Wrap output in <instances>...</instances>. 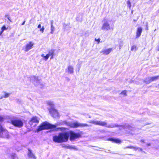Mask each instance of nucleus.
<instances>
[{
	"label": "nucleus",
	"instance_id": "1",
	"mask_svg": "<svg viewBox=\"0 0 159 159\" xmlns=\"http://www.w3.org/2000/svg\"><path fill=\"white\" fill-rule=\"evenodd\" d=\"M69 137L68 132H61L57 135L54 136L53 140L54 142L57 143L65 142L68 141Z\"/></svg>",
	"mask_w": 159,
	"mask_h": 159
},
{
	"label": "nucleus",
	"instance_id": "2",
	"mask_svg": "<svg viewBox=\"0 0 159 159\" xmlns=\"http://www.w3.org/2000/svg\"><path fill=\"white\" fill-rule=\"evenodd\" d=\"M89 122L95 125H98L102 126H104L108 128H113L114 127H120L121 129L124 128L123 126L118 125L114 124H107V123L105 121H95L91 120Z\"/></svg>",
	"mask_w": 159,
	"mask_h": 159
},
{
	"label": "nucleus",
	"instance_id": "3",
	"mask_svg": "<svg viewBox=\"0 0 159 159\" xmlns=\"http://www.w3.org/2000/svg\"><path fill=\"white\" fill-rule=\"evenodd\" d=\"M57 126V125H51L48 122H44L42 123L38 127V128L36 130L35 132H38L44 129L55 128Z\"/></svg>",
	"mask_w": 159,
	"mask_h": 159
},
{
	"label": "nucleus",
	"instance_id": "4",
	"mask_svg": "<svg viewBox=\"0 0 159 159\" xmlns=\"http://www.w3.org/2000/svg\"><path fill=\"white\" fill-rule=\"evenodd\" d=\"M103 24L101 27V29L103 30H109L111 29V26L109 23V20L107 18H104L103 21Z\"/></svg>",
	"mask_w": 159,
	"mask_h": 159
},
{
	"label": "nucleus",
	"instance_id": "5",
	"mask_svg": "<svg viewBox=\"0 0 159 159\" xmlns=\"http://www.w3.org/2000/svg\"><path fill=\"white\" fill-rule=\"evenodd\" d=\"M67 125L72 128L83 127L89 126L86 124L80 123L78 122H68Z\"/></svg>",
	"mask_w": 159,
	"mask_h": 159
},
{
	"label": "nucleus",
	"instance_id": "6",
	"mask_svg": "<svg viewBox=\"0 0 159 159\" xmlns=\"http://www.w3.org/2000/svg\"><path fill=\"white\" fill-rule=\"evenodd\" d=\"M11 122L13 125L18 127H22L23 125L22 121L17 118H14L12 119Z\"/></svg>",
	"mask_w": 159,
	"mask_h": 159
},
{
	"label": "nucleus",
	"instance_id": "7",
	"mask_svg": "<svg viewBox=\"0 0 159 159\" xmlns=\"http://www.w3.org/2000/svg\"><path fill=\"white\" fill-rule=\"evenodd\" d=\"M0 129L1 130L0 137L7 139L10 138V136L7 130L3 128L1 126L0 127Z\"/></svg>",
	"mask_w": 159,
	"mask_h": 159
},
{
	"label": "nucleus",
	"instance_id": "8",
	"mask_svg": "<svg viewBox=\"0 0 159 159\" xmlns=\"http://www.w3.org/2000/svg\"><path fill=\"white\" fill-rule=\"evenodd\" d=\"M34 45L33 42L30 41L25 45L23 49L25 52H27L33 48Z\"/></svg>",
	"mask_w": 159,
	"mask_h": 159
},
{
	"label": "nucleus",
	"instance_id": "9",
	"mask_svg": "<svg viewBox=\"0 0 159 159\" xmlns=\"http://www.w3.org/2000/svg\"><path fill=\"white\" fill-rule=\"evenodd\" d=\"M69 133V136L70 135V139L71 140H73L75 139L80 136V134L79 133H75L73 131H68Z\"/></svg>",
	"mask_w": 159,
	"mask_h": 159
},
{
	"label": "nucleus",
	"instance_id": "10",
	"mask_svg": "<svg viewBox=\"0 0 159 159\" xmlns=\"http://www.w3.org/2000/svg\"><path fill=\"white\" fill-rule=\"evenodd\" d=\"M39 122V119L36 117H32L30 121L29 124L30 125H33V126H35Z\"/></svg>",
	"mask_w": 159,
	"mask_h": 159
},
{
	"label": "nucleus",
	"instance_id": "11",
	"mask_svg": "<svg viewBox=\"0 0 159 159\" xmlns=\"http://www.w3.org/2000/svg\"><path fill=\"white\" fill-rule=\"evenodd\" d=\"M49 111L53 117L56 118L59 117V114L57 111L54 108H50L49 110Z\"/></svg>",
	"mask_w": 159,
	"mask_h": 159
},
{
	"label": "nucleus",
	"instance_id": "12",
	"mask_svg": "<svg viewBox=\"0 0 159 159\" xmlns=\"http://www.w3.org/2000/svg\"><path fill=\"white\" fill-rule=\"evenodd\" d=\"M112 48H109L107 49H103L100 52V53L103 55H108L112 51Z\"/></svg>",
	"mask_w": 159,
	"mask_h": 159
},
{
	"label": "nucleus",
	"instance_id": "13",
	"mask_svg": "<svg viewBox=\"0 0 159 159\" xmlns=\"http://www.w3.org/2000/svg\"><path fill=\"white\" fill-rule=\"evenodd\" d=\"M31 80L32 82L36 86L38 85L40 82V80H38V77L35 76H32Z\"/></svg>",
	"mask_w": 159,
	"mask_h": 159
},
{
	"label": "nucleus",
	"instance_id": "14",
	"mask_svg": "<svg viewBox=\"0 0 159 159\" xmlns=\"http://www.w3.org/2000/svg\"><path fill=\"white\" fill-rule=\"evenodd\" d=\"M66 71L69 74H72L74 72L73 66L71 65H68L66 69Z\"/></svg>",
	"mask_w": 159,
	"mask_h": 159
},
{
	"label": "nucleus",
	"instance_id": "15",
	"mask_svg": "<svg viewBox=\"0 0 159 159\" xmlns=\"http://www.w3.org/2000/svg\"><path fill=\"white\" fill-rule=\"evenodd\" d=\"M142 28L141 27H139L137 28L136 33V38H139L140 36L142 31Z\"/></svg>",
	"mask_w": 159,
	"mask_h": 159
},
{
	"label": "nucleus",
	"instance_id": "16",
	"mask_svg": "<svg viewBox=\"0 0 159 159\" xmlns=\"http://www.w3.org/2000/svg\"><path fill=\"white\" fill-rule=\"evenodd\" d=\"M108 140L110 141L113 143H121V140L119 139L111 138L108 139Z\"/></svg>",
	"mask_w": 159,
	"mask_h": 159
},
{
	"label": "nucleus",
	"instance_id": "17",
	"mask_svg": "<svg viewBox=\"0 0 159 159\" xmlns=\"http://www.w3.org/2000/svg\"><path fill=\"white\" fill-rule=\"evenodd\" d=\"M125 148H128L133 149L135 151H136L137 150H139V151H142V148H141L139 147H134L132 146H130L127 147Z\"/></svg>",
	"mask_w": 159,
	"mask_h": 159
},
{
	"label": "nucleus",
	"instance_id": "18",
	"mask_svg": "<svg viewBox=\"0 0 159 159\" xmlns=\"http://www.w3.org/2000/svg\"><path fill=\"white\" fill-rule=\"evenodd\" d=\"M28 155L29 157L33 159H36V157L34 155V154L31 151L29 150Z\"/></svg>",
	"mask_w": 159,
	"mask_h": 159
},
{
	"label": "nucleus",
	"instance_id": "19",
	"mask_svg": "<svg viewBox=\"0 0 159 159\" xmlns=\"http://www.w3.org/2000/svg\"><path fill=\"white\" fill-rule=\"evenodd\" d=\"M66 148L70 149H74L77 150V149L75 146L67 145L66 146Z\"/></svg>",
	"mask_w": 159,
	"mask_h": 159
},
{
	"label": "nucleus",
	"instance_id": "20",
	"mask_svg": "<svg viewBox=\"0 0 159 159\" xmlns=\"http://www.w3.org/2000/svg\"><path fill=\"white\" fill-rule=\"evenodd\" d=\"M46 103L48 105L52 107L54 106V102L51 101H48L46 102Z\"/></svg>",
	"mask_w": 159,
	"mask_h": 159
},
{
	"label": "nucleus",
	"instance_id": "21",
	"mask_svg": "<svg viewBox=\"0 0 159 159\" xmlns=\"http://www.w3.org/2000/svg\"><path fill=\"white\" fill-rule=\"evenodd\" d=\"M41 57L43 58V60L46 61H47L48 58L49 57L48 55L47 54L45 55L44 54H42L41 55Z\"/></svg>",
	"mask_w": 159,
	"mask_h": 159
},
{
	"label": "nucleus",
	"instance_id": "22",
	"mask_svg": "<svg viewBox=\"0 0 159 159\" xmlns=\"http://www.w3.org/2000/svg\"><path fill=\"white\" fill-rule=\"evenodd\" d=\"M150 77H148L146 78L144 80V82L146 83V84H149L151 82V80H150Z\"/></svg>",
	"mask_w": 159,
	"mask_h": 159
},
{
	"label": "nucleus",
	"instance_id": "23",
	"mask_svg": "<svg viewBox=\"0 0 159 159\" xmlns=\"http://www.w3.org/2000/svg\"><path fill=\"white\" fill-rule=\"evenodd\" d=\"M10 94L9 93H5L3 95H2L1 98H0V99H2L3 98H7L9 97L10 96Z\"/></svg>",
	"mask_w": 159,
	"mask_h": 159
},
{
	"label": "nucleus",
	"instance_id": "24",
	"mask_svg": "<svg viewBox=\"0 0 159 159\" xmlns=\"http://www.w3.org/2000/svg\"><path fill=\"white\" fill-rule=\"evenodd\" d=\"M150 80H151V82L153 81H155L158 79L159 76H157L154 77H150Z\"/></svg>",
	"mask_w": 159,
	"mask_h": 159
},
{
	"label": "nucleus",
	"instance_id": "25",
	"mask_svg": "<svg viewBox=\"0 0 159 159\" xmlns=\"http://www.w3.org/2000/svg\"><path fill=\"white\" fill-rule=\"evenodd\" d=\"M54 50L52 49L47 54L48 55L49 57L52 55H54Z\"/></svg>",
	"mask_w": 159,
	"mask_h": 159
},
{
	"label": "nucleus",
	"instance_id": "26",
	"mask_svg": "<svg viewBox=\"0 0 159 159\" xmlns=\"http://www.w3.org/2000/svg\"><path fill=\"white\" fill-rule=\"evenodd\" d=\"M127 92L126 90H124L120 93V94L123 97L126 96L127 95Z\"/></svg>",
	"mask_w": 159,
	"mask_h": 159
},
{
	"label": "nucleus",
	"instance_id": "27",
	"mask_svg": "<svg viewBox=\"0 0 159 159\" xmlns=\"http://www.w3.org/2000/svg\"><path fill=\"white\" fill-rule=\"evenodd\" d=\"M51 31L50 33L51 34H52L53 33V32H54V31L55 27L53 26V25H51Z\"/></svg>",
	"mask_w": 159,
	"mask_h": 159
},
{
	"label": "nucleus",
	"instance_id": "28",
	"mask_svg": "<svg viewBox=\"0 0 159 159\" xmlns=\"http://www.w3.org/2000/svg\"><path fill=\"white\" fill-rule=\"evenodd\" d=\"M137 50L136 46L135 45L133 46L131 48V50L132 51H135Z\"/></svg>",
	"mask_w": 159,
	"mask_h": 159
},
{
	"label": "nucleus",
	"instance_id": "29",
	"mask_svg": "<svg viewBox=\"0 0 159 159\" xmlns=\"http://www.w3.org/2000/svg\"><path fill=\"white\" fill-rule=\"evenodd\" d=\"M127 3L128 7L129 8V9H130L131 7V3L129 1L127 2Z\"/></svg>",
	"mask_w": 159,
	"mask_h": 159
},
{
	"label": "nucleus",
	"instance_id": "30",
	"mask_svg": "<svg viewBox=\"0 0 159 159\" xmlns=\"http://www.w3.org/2000/svg\"><path fill=\"white\" fill-rule=\"evenodd\" d=\"M44 28L43 26L42 28H41L40 30V31L42 33H43L44 32Z\"/></svg>",
	"mask_w": 159,
	"mask_h": 159
},
{
	"label": "nucleus",
	"instance_id": "31",
	"mask_svg": "<svg viewBox=\"0 0 159 159\" xmlns=\"http://www.w3.org/2000/svg\"><path fill=\"white\" fill-rule=\"evenodd\" d=\"M2 32H3V31L5 30H7V29L6 28V27H5V26H3V27H2Z\"/></svg>",
	"mask_w": 159,
	"mask_h": 159
},
{
	"label": "nucleus",
	"instance_id": "32",
	"mask_svg": "<svg viewBox=\"0 0 159 159\" xmlns=\"http://www.w3.org/2000/svg\"><path fill=\"white\" fill-rule=\"evenodd\" d=\"M120 49V48L122 46V41H120V43H119Z\"/></svg>",
	"mask_w": 159,
	"mask_h": 159
},
{
	"label": "nucleus",
	"instance_id": "33",
	"mask_svg": "<svg viewBox=\"0 0 159 159\" xmlns=\"http://www.w3.org/2000/svg\"><path fill=\"white\" fill-rule=\"evenodd\" d=\"M4 118H3L0 116V122H2L3 121Z\"/></svg>",
	"mask_w": 159,
	"mask_h": 159
},
{
	"label": "nucleus",
	"instance_id": "34",
	"mask_svg": "<svg viewBox=\"0 0 159 159\" xmlns=\"http://www.w3.org/2000/svg\"><path fill=\"white\" fill-rule=\"evenodd\" d=\"M100 39H95V40L98 42V43H99L100 41Z\"/></svg>",
	"mask_w": 159,
	"mask_h": 159
},
{
	"label": "nucleus",
	"instance_id": "35",
	"mask_svg": "<svg viewBox=\"0 0 159 159\" xmlns=\"http://www.w3.org/2000/svg\"><path fill=\"white\" fill-rule=\"evenodd\" d=\"M38 28H41V25L40 24H39L38 25Z\"/></svg>",
	"mask_w": 159,
	"mask_h": 159
},
{
	"label": "nucleus",
	"instance_id": "36",
	"mask_svg": "<svg viewBox=\"0 0 159 159\" xmlns=\"http://www.w3.org/2000/svg\"><path fill=\"white\" fill-rule=\"evenodd\" d=\"M146 145L147 146H150L151 144V143H147Z\"/></svg>",
	"mask_w": 159,
	"mask_h": 159
},
{
	"label": "nucleus",
	"instance_id": "37",
	"mask_svg": "<svg viewBox=\"0 0 159 159\" xmlns=\"http://www.w3.org/2000/svg\"><path fill=\"white\" fill-rule=\"evenodd\" d=\"M53 56L54 55H52L51 56V57L50 58V59H53Z\"/></svg>",
	"mask_w": 159,
	"mask_h": 159
},
{
	"label": "nucleus",
	"instance_id": "38",
	"mask_svg": "<svg viewBox=\"0 0 159 159\" xmlns=\"http://www.w3.org/2000/svg\"><path fill=\"white\" fill-rule=\"evenodd\" d=\"M25 21H24L23 22V23L21 25H24L25 24Z\"/></svg>",
	"mask_w": 159,
	"mask_h": 159
},
{
	"label": "nucleus",
	"instance_id": "39",
	"mask_svg": "<svg viewBox=\"0 0 159 159\" xmlns=\"http://www.w3.org/2000/svg\"><path fill=\"white\" fill-rule=\"evenodd\" d=\"M2 33H3L2 31H1L0 32V35H1L2 34Z\"/></svg>",
	"mask_w": 159,
	"mask_h": 159
},
{
	"label": "nucleus",
	"instance_id": "40",
	"mask_svg": "<svg viewBox=\"0 0 159 159\" xmlns=\"http://www.w3.org/2000/svg\"><path fill=\"white\" fill-rule=\"evenodd\" d=\"M140 142H144V140H141L140 141Z\"/></svg>",
	"mask_w": 159,
	"mask_h": 159
},
{
	"label": "nucleus",
	"instance_id": "41",
	"mask_svg": "<svg viewBox=\"0 0 159 159\" xmlns=\"http://www.w3.org/2000/svg\"><path fill=\"white\" fill-rule=\"evenodd\" d=\"M157 50L159 51V45L157 47Z\"/></svg>",
	"mask_w": 159,
	"mask_h": 159
},
{
	"label": "nucleus",
	"instance_id": "42",
	"mask_svg": "<svg viewBox=\"0 0 159 159\" xmlns=\"http://www.w3.org/2000/svg\"><path fill=\"white\" fill-rule=\"evenodd\" d=\"M53 25V21H51V25Z\"/></svg>",
	"mask_w": 159,
	"mask_h": 159
},
{
	"label": "nucleus",
	"instance_id": "43",
	"mask_svg": "<svg viewBox=\"0 0 159 159\" xmlns=\"http://www.w3.org/2000/svg\"><path fill=\"white\" fill-rule=\"evenodd\" d=\"M135 83H136V84H139V83H137V82H135Z\"/></svg>",
	"mask_w": 159,
	"mask_h": 159
},
{
	"label": "nucleus",
	"instance_id": "44",
	"mask_svg": "<svg viewBox=\"0 0 159 159\" xmlns=\"http://www.w3.org/2000/svg\"><path fill=\"white\" fill-rule=\"evenodd\" d=\"M8 19L10 21H11V20L9 19V17L8 18Z\"/></svg>",
	"mask_w": 159,
	"mask_h": 159
},
{
	"label": "nucleus",
	"instance_id": "45",
	"mask_svg": "<svg viewBox=\"0 0 159 159\" xmlns=\"http://www.w3.org/2000/svg\"><path fill=\"white\" fill-rule=\"evenodd\" d=\"M80 67H79V70H80Z\"/></svg>",
	"mask_w": 159,
	"mask_h": 159
},
{
	"label": "nucleus",
	"instance_id": "46",
	"mask_svg": "<svg viewBox=\"0 0 159 159\" xmlns=\"http://www.w3.org/2000/svg\"><path fill=\"white\" fill-rule=\"evenodd\" d=\"M147 30H148V28H147L146 29Z\"/></svg>",
	"mask_w": 159,
	"mask_h": 159
}]
</instances>
